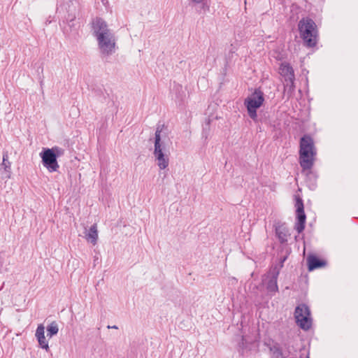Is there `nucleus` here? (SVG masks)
Wrapping results in <instances>:
<instances>
[{
  "instance_id": "obj_1",
  "label": "nucleus",
  "mask_w": 358,
  "mask_h": 358,
  "mask_svg": "<svg viewBox=\"0 0 358 358\" xmlns=\"http://www.w3.org/2000/svg\"><path fill=\"white\" fill-rule=\"evenodd\" d=\"M299 164L303 171L312 169L317 154L313 138L310 135L303 136L299 142Z\"/></svg>"
},
{
  "instance_id": "obj_2",
  "label": "nucleus",
  "mask_w": 358,
  "mask_h": 358,
  "mask_svg": "<svg viewBox=\"0 0 358 358\" xmlns=\"http://www.w3.org/2000/svg\"><path fill=\"white\" fill-rule=\"evenodd\" d=\"M298 27L305 45L308 48L315 47L317 42V30L315 22L308 17L302 18L299 22Z\"/></svg>"
},
{
  "instance_id": "obj_3",
  "label": "nucleus",
  "mask_w": 358,
  "mask_h": 358,
  "mask_svg": "<svg viewBox=\"0 0 358 358\" xmlns=\"http://www.w3.org/2000/svg\"><path fill=\"white\" fill-rule=\"evenodd\" d=\"M162 128L159 126L156 129L154 142V157L157 162L160 170H164L169 166V155L164 153V145L161 141Z\"/></svg>"
},
{
  "instance_id": "obj_4",
  "label": "nucleus",
  "mask_w": 358,
  "mask_h": 358,
  "mask_svg": "<svg viewBox=\"0 0 358 358\" xmlns=\"http://www.w3.org/2000/svg\"><path fill=\"white\" fill-rule=\"evenodd\" d=\"M264 101V93L259 89H256L250 96L245 99L244 105L247 108L248 115L253 120H257V110L262 106Z\"/></svg>"
},
{
  "instance_id": "obj_5",
  "label": "nucleus",
  "mask_w": 358,
  "mask_h": 358,
  "mask_svg": "<svg viewBox=\"0 0 358 358\" xmlns=\"http://www.w3.org/2000/svg\"><path fill=\"white\" fill-rule=\"evenodd\" d=\"M294 318L297 325L303 330H308L312 325L309 308L303 303L299 304L295 308Z\"/></svg>"
},
{
  "instance_id": "obj_6",
  "label": "nucleus",
  "mask_w": 358,
  "mask_h": 358,
  "mask_svg": "<svg viewBox=\"0 0 358 358\" xmlns=\"http://www.w3.org/2000/svg\"><path fill=\"white\" fill-rule=\"evenodd\" d=\"M100 52L104 56H108L115 52L116 40L114 34L108 32L96 38Z\"/></svg>"
},
{
  "instance_id": "obj_7",
  "label": "nucleus",
  "mask_w": 358,
  "mask_h": 358,
  "mask_svg": "<svg viewBox=\"0 0 358 358\" xmlns=\"http://www.w3.org/2000/svg\"><path fill=\"white\" fill-rule=\"evenodd\" d=\"M296 222L294 229L301 234L305 229L306 215L304 212V206L303 200L300 197L296 198Z\"/></svg>"
},
{
  "instance_id": "obj_8",
  "label": "nucleus",
  "mask_w": 358,
  "mask_h": 358,
  "mask_svg": "<svg viewBox=\"0 0 358 358\" xmlns=\"http://www.w3.org/2000/svg\"><path fill=\"white\" fill-rule=\"evenodd\" d=\"M43 164L50 172L57 171L59 167L57 156L52 149H46L40 153Z\"/></svg>"
},
{
  "instance_id": "obj_9",
  "label": "nucleus",
  "mask_w": 358,
  "mask_h": 358,
  "mask_svg": "<svg viewBox=\"0 0 358 358\" xmlns=\"http://www.w3.org/2000/svg\"><path fill=\"white\" fill-rule=\"evenodd\" d=\"M280 74L285 78L287 85H290V87L294 89V83L295 80L294 69L287 62H283L279 68Z\"/></svg>"
},
{
  "instance_id": "obj_10",
  "label": "nucleus",
  "mask_w": 358,
  "mask_h": 358,
  "mask_svg": "<svg viewBox=\"0 0 358 358\" xmlns=\"http://www.w3.org/2000/svg\"><path fill=\"white\" fill-rule=\"evenodd\" d=\"M92 29L94 36L98 38L111 31L108 28L106 22L101 17H96L92 22Z\"/></svg>"
},
{
  "instance_id": "obj_11",
  "label": "nucleus",
  "mask_w": 358,
  "mask_h": 358,
  "mask_svg": "<svg viewBox=\"0 0 358 358\" xmlns=\"http://www.w3.org/2000/svg\"><path fill=\"white\" fill-rule=\"evenodd\" d=\"M279 275V271L277 267H274L270 270L267 275L269 280L267 282L266 288L269 292H277L278 290L277 280Z\"/></svg>"
},
{
  "instance_id": "obj_12",
  "label": "nucleus",
  "mask_w": 358,
  "mask_h": 358,
  "mask_svg": "<svg viewBox=\"0 0 358 358\" xmlns=\"http://www.w3.org/2000/svg\"><path fill=\"white\" fill-rule=\"evenodd\" d=\"M45 328L43 324H39L36 331V337L38 340L39 346L45 349L46 351L49 350L48 342L46 341L45 337Z\"/></svg>"
},
{
  "instance_id": "obj_13",
  "label": "nucleus",
  "mask_w": 358,
  "mask_h": 358,
  "mask_svg": "<svg viewBox=\"0 0 358 358\" xmlns=\"http://www.w3.org/2000/svg\"><path fill=\"white\" fill-rule=\"evenodd\" d=\"M307 262L309 271L324 267L327 264L326 261L320 259L315 255H309L307 258Z\"/></svg>"
},
{
  "instance_id": "obj_14",
  "label": "nucleus",
  "mask_w": 358,
  "mask_h": 358,
  "mask_svg": "<svg viewBox=\"0 0 358 358\" xmlns=\"http://www.w3.org/2000/svg\"><path fill=\"white\" fill-rule=\"evenodd\" d=\"M85 237L86 240L90 241L93 245L96 244L98 240V230L96 223L90 227L88 231L85 234Z\"/></svg>"
},
{
  "instance_id": "obj_15",
  "label": "nucleus",
  "mask_w": 358,
  "mask_h": 358,
  "mask_svg": "<svg viewBox=\"0 0 358 358\" xmlns=\"http://www.w3.org/2000/svg\"><path fill=\"white\" fill-rule=\"evenodd\" d=\"M275 234L281 243H284L287 241L289 234L288 229L284 225H280L276 227Z\"/></svg>"
},
{
  "instance_id": "obj_16",
  "label": "nucleus",
  "mask_w": 358,
  "mask_h": 358,
  "mask_svg": "<svg viewBox=\"0 0 358 358\" xmlns=\"http://www.w3.org/2000/svg\"><path fill=\"white\" fill-rule=\"evenodd\" d=\"M2 165L4 168V170L9 173L8 176V178H10V162H8V152H6L3 155V162Z\"/></svg>"
},
{
  "instance_id": "obj_17",
  "label": "nucleus",
  "mask_w": 358,
  "mask_h": 358,
  "mask_svg": "<svg viewBox=\"0 0 358 358\" xmlns=\"http://www.w3.org/2000/svg\"><path fill=\"white\" fill-rule=\"evenodd\" d=\"M47 331L48 336L50 338L56 335L59 331L57 324L55 322H52L50 325L48 326Z\"/></svg>"
},
{
  "instance_id": "obj_18",
  "label": "nucleus",
  "mask_w": 358,
  "mask_h": 358,
  "mask_svg": "<svg viewBox=\"0 0 358 358\" xmlns=\"http://www.w3.org/2000/svg\"><path fill=\"white\" fill-rule=\"evenodd\" d=\"M201 3H202V6L201 7V9L203 11V13H206V12L209 11L210 6L206 3L202 2Z\"/></svg>"
},
{
  "instance_id": "obj_19",
  "label": "nucleus",
  "mask_w": 358,
  "mask_h": 358,
  "mask_svg": "<svg viewBox=\"0 0 358 358\" xmlns=\"http://www.w3.org/2000/svg\"><path fill=\"white\" fill-rule=\"evenodd\" d=\"M204 0H189V1L194 4H199L203 2Z\"/></svg>"
},
{
  "instance_id": "obj_20",
  "label": "nucleus",
  "mask_w": 358,
  "mask_h": 358,
  "mask_svg": "<svg viewBox=\"0 0 358 358\" xmlns=\"http://www.w3.org/2000/svg\"><path fill=\"white\" fill-rule=\"evenodd\" d=\"M108 329H118V327H117V326H115V325H114V326H110V325H108Z\"/></svg>"
},
{
  "instance_id": "obj_21",
  "label": "nucleus",
  "mask_w": 358,
  "mask_h": 358,
  "mask_svg": "<svg viewBox=\"0 0 358 358\" xmlns=\"http://www.w3.org/2000/svg\"><path fill=\"white\" fill-rule=\"evenodd\" d=\"M306 358H309L308 355L306 356Z\"/></svg>"
}]
</instances>
